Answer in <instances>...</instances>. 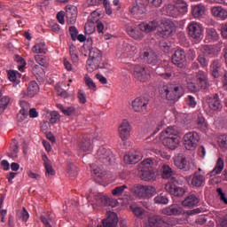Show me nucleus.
Here are the masks:
<instances>
[{"instance_id":"12","label":"nucleus","mask_w":227,"mask_h":227,"mask_svg":"<svg viewBox=\"0 0 227 227\" xmlns=\"http://www.w3.org/2000/svg\"><path fill=\"white\" fill-rule=\"evenodd\" d=\"M175 182H176V178L171 177V182H168L165 184V190L172 196L182 198V196L185 194V189L175 184Z\"/></svg>"},{"instance_id":"39","label":"nucleus","mask_w":227,"mask_h":227,"mask_svg":"<svg viewBox=\"0 0 227 227\" xmlns=\"http://www.w3.org/2000/svg\"><path fill=\"white\" fill-rule=\"evenodd\" d=\"M19 153V142L16 139H12V143L10 145V153H7L11 159H17Z\"/></svg>"},{"instance_id":"15","label":"nucleus","mask_w":227,"mask_h":227,"mask_svg":"<svg viewBox=\"0 0 227 227\" xmlns=\"http://www.w3.org/2000/svg\"><path fill=\"white\" fill-rule=\"evenodd\" d=\"M132 107L135 113H148V99L137 98L132 101Z\"/></svg>"},{"instance_id":"25","label":"nucleus","mask_w":227,"mask_h":227,"mask_svg":"<svg viewBox=\"0 0 227 227\" xmlns=\"http://www.w3.org/2000/svg\"><path fill=\"white\" fill-rule=\"evenodd\" d=\"M156 75H160L162 79H171L173 74L169 72V67L168 66V62L162 66H158L155 69Z\"/></svg>"},{"instance_id":"3","label":"nucleus","mask_w":227,"mask_h":227,"mask_svg":"<svg viewBox=\"0 0 227 227\" xmlns=\"http://www.w3.org/2000/svg\"><path fill=\"white\" fill-rule=\"evenodd\" d=\"M139 176L145 182H155L157 174L155 173V163L153 160L147 158L139 164Z\"/></svg>"},{"instance_id":"47","label":"nucleus","mask_w":227,"mask_h":227,"mask_svg":"<svg viewBox=\"0 0 227 227\" xmlns=\"http://www.w3.org/2000/svg\"><path fill=\"white\" fill-rule=\"evenodd\" d=\"M163 171L161 174V178L164 180H168V178H171V176L173 175V169L170 168L168 165H163Z\"/></svg>"},{"instance_id":"42","label":"nucleus","mask_w":227,"mask_h":227,"mask_svg":"<svg viewBox=\"0 0 227 227\" xmlns=\"http://www.w3.org/2000/svg\"><path fill=\"white\" fill-rule=\"evenodd\" d=\"M32 74L36 77V79H40V77H43L45 75V71L40 65H35L32 68Z\"/></svg>"},{"instance_id":"53","label":"nucleus","mask_w":227,"mask_h":227,"mask_svg":"<svg viewBox=\"0 0 227 227\" xmlns=\"http://www.w3.org/2000/svg\"><path fill=\"white\" fill-rule=\"evenodd\" d=\"M218 145L222 150H227V135L218 137Z\"/></svg>"},{"instance_id":"2","label":"nucleus","mask_w":227,"mask_h":227,"mask_svg":"<svg viewBox=\"0 0 227 227\" xmlns=\"http://www.w3.org/2000/svg\"><path fill=\"white\" fill-rule=\"evenodd\" d=\"M160 95L165 97L167 100L177 101L181 97H184V86L175 82L167 85H163L159 90Z\"/></svg>"},{"instance_id":"30","label":"nucleus","mask_w":227,"mask_h":227,"mask_svg":"<svg viewBox=\"0 0 227 227\" xmlns=\"http://www.w3.org/2000/svg\"><path fill=\"white\" fill-rule=\"evenodd\" d=\"M129 210H131L133 215H135V217H137V219L146 218L147 212L145 210V208L137 206V204L130 205Z\"/></svg>"},{"instance_id":"5","label":"nucleus","mask_w":227,"mask_h":227,"mask_svg":"<svg viewBox=\"0 0 227 227\" xmlns=\"http://www.w3.org/2000/svg\"><path fill=\"white\" fill-rule=\"evenodd\" d=\"M102 63V51L98 48L91 47L89 52V59L87 60V72L90 74L95 72Z\"/></svg>"},{"instance_id":"52","label":"nucleus","mask_w":227,"mask_h":227,"mask_svg":"<svg viewBox=\"0 0 227 227\" xmlns=\"http://www.w3.org/2000/svg\"><path fill=\"white\" fill-rule=\"evenodd\" d=\"M197 129L199 130H207V122L205 121V117L199 116L197 119Z\"/></svg>"},{"instance_id":"51","label":"nucleus","mask_w":227,"mask_h":227,"mask_svg":"<svg viewBox=\"0 0 227 227\" xmlns=\"http://www.w3.org/2000/svg\"><path fill=\"white\" fill-rule=\"evenodd\" d=\"M125 189H128L127 184L116 186L114 190H112V194H113V196H121V194H123Z\"/></svg>"},{"instance_id":"55","label":"nucleus","mask_w":227,"mask_h":227,"mask_svg":"<svg viewBox=\"0 0 227 227\" xmlns=\"http://www.w3.org/2000/svg\"><path fill=\"white\" fill-rule=\"evenodd\" d=\"M205 56L206 55L200 54L197 58V61L200 63V67H202V68H207V67H208V60L207 59V58Z\"/></svg>"},{"instance_id":"62","label":"nucleus","mask_w":227,"mask_h":227,"mask_svg":"<svg viewBox=\"0 0 227 227\" xmlns=\"http://www.w3.org/2000/svg\"><path fill=\"white\" fill-rule=\"evenodd\" d=\"M216 192L220 198V200L223 201V203H224V205H227L226 194L224 192H223V188H217Z\"/></svg>"},{"instance_id":"10","label":"nucleus","mask_w":227,"mask_h":227,"mask_svg":"<svg viewBox=\"0 0 227 227\" xmlns=\"http://www.w3.org/2000/svg\"><path fill=\"white\" fill-rule=\"evenodd\" d=\"M200 143V135L196 131H190L184 136V146L186 150H195Z\"/></svg>"},{"instance_id":"46","label":"nucleus","mask_w":227,"mask_h":227,"mask_svg":"<svg viewBox=\"0 0 227 227\" xmlns=\"http://www.w3.org/2000/svg\"><path fill=\"white\" fill-rule=\"evenodd\" d=\"M174 163L178 169H185V168H187V160L185 159V157L175 160Z\"/></svg>"},{"instance_id":"60","label":"nucleus","mask_w":227,"mask_h":227,"mask_svg":"<svg viewBox=\"0 0 227 227\" xmlns=\"http://www.w3.org/2000/svg\"><path fill=\"white\" fill-rule=\"evenodd\" d=\"M28 115H29V113L20 110V112H19V114H17V117H16L17 121H20V122L24 121V120H26Z\"/></svg>"},{"instance_id":"32","label":"nucleus","mask_w":227,"mask_h":227,"mask_svg":"<svg viewBox=\"0 0 227 227\" xmlns=\"http://www.w3.org/2000/svg\"><path fill=\"white\" fill-rule=\"evenodd\" d=\"M98 159L104 164H109L111 162V151H107L106 148L99 149L98 151Z\"/></svg>"},{"instance_id":"36","label":"nucleus","mask_w":227,"mask_h":227,"mask_svg":"<svg viewBox=\"0 0 227 227\" xmlns=\"http://www.w3.org/2000/svg\"><path fill=\"white\" fill-rule=\"evenodd\" d=\"M128 35L131 38H134V40H143L145 38V35H143V32L139 31L137 28L134 27H129L127 28Z\"/></svg>"},{"instance_id":"19","label":"nucleus","mask_w":227,"mask_h":227,"mask_svg":"<svg viewBox=\"0 0 227 227\" xmlns=\"http://www.w3.org/2000/svg\"><path fill=\"white\" fill-rule=\"evenodd\" d=\"M66 19L67 23L74 25L77 21V7L73 4L66 6Z\"/></svg>"},{"instance_id":"56","label":"nucleus","mask_w":227,"mask_h":227,"mask_svg":"<svg viewBox=\"0 0 227 227\" xmlns=\"http://www.w3.org/2000/svg\"><path fill=\"white\" fill-rule=\"evenodd\" d=\"M85 84L90 88V90H92V91H97V84L93 82V79H91L90 76H85Z\"/></svg>"},{"instance_id":"29","label":"nucleus","mask_w":227,"mask_h":227,"mask_svg":"<svg viewBox=\"0 0 227 227\" xmlns=\"http://www.w3.org/2000/svg\"><path fill=\"white\" fill-rule=\"evenodd\" d=\"M43 160L45 168V176H47V178L54 176V175H56V170L52 168V162L51 161V160H49L47 155H43Z\"/></svg>"},{"instance_id":"9","label":"nucleus","mask_w":227,"mask_h":227,"mask_svg":"<svg viewBox=\"0 0 227 227\" xmlns=\"http://www.w3.org/2000/svg\"><path fill=\"white\" fill-rule=\"evenodd\" d=\"M92 196L93 202L98 207H116V200L109 198L102 192H94Z\"/></svg>"},{"instance_id":"33","label":"nucleus","mask_w":227,"mask_h":227,"mask_svg":"<svg viewBox=\"0 0 227 227\" xmlns=\"http://www.w3.org/2000/svg\"><path fill=\"white\" fill-rule=\"evenodd\" d=\"M211 13L219 20H226L227 19V11L223 7H213L211 9Z\"/></svg>"},{"instance_id":"7","label":"nucleus","mask_w":227,"mask_h":227,"mask_svg":"<svg viewBox=\"0 0 227 227\" xmlns=\"http://www.w3.org/2000/svg\"><path fill=\"white\" fill-rule=\"evenodd\" d=\"M139 58L144 63L151 65L152 67L159 65V56L157 55V51L152 48L142 49L139 52Z\"/></svg>"},{"instance_id":"27","label":"nucleus","mask_w":227,"mask_h":227,"mask_svg":"<svg viewBox=\"0 0 227 227\" xmlns=\"http://www.w3.org/2000/svg\"><path fill=\"white\" fill-rule=\"evenodd\" d=\"M129 12L132 13V15L139 17L144 15V13H146V5H145L143 2H136L133 4V7L129 9Z\"/></svg>"},{"instance_id":"63","label":"nucleus","mask_w":227,"mask_h":227,"mask_svg":"<svg viewBox=\"0 0 227 227\" xmlns=\"http://www.w3.org/2000/svg\"><path fill=\"white\" fill-rule=\"evenodd\" d=\"M35 59L36 63L40 65L39 67H45V63H46L45 57H43V55H35Z\"/></svg>"},{"instance_id":"41","label":"nucleus","mask_w":227,"mask_h":227,"mask_svg":"<svg viewBox=\"0 0 227 227\" xmlns=\"http://www.w3.org/2000/svg\"><path fill=\"white\" fill-rule=\"evenodd\" d=\"M36 93H38V83L35 81H32L27 87V95L28 97H33Z\"/></svg>"},{"instance_id":"38","label":"nucleus","mask_w":227,"mask_h":227,"mask_svg":"<svg viewBox=\"0 0 227 227\" xmlns=\"http://www.w3.org/2000/svg\"><path fill=\"white\" fill-rule=\"evenodd\" d=\"M224 169V160L218 158L214 169L210 172V176H215V175H221Z\"/></svg>"},{"instance_id":"40","label":"nucleus","mask_w":227,"mask_h":227,"mask_svg":"<svg viewBox=\"0 0 227 227\" xmlns=\"http://www.w3.org/2000/svg\"><path fill=\"white\" fill-rule=\"evenodd\" d=\"M56 106L61 113H63V114H65V116H72V114H74L75 112V107L74 106H68L65 108V106H63L61 104H57Z\"/></svg>"},{"instance_id":"6","label":"nucleus","mask_w":227,"mask_h":227,"mask_svg":"<svg viewBox=\"0 0 227 227\" xmlns=\"http://www.w3.org/2000/svg\"><path fill=\"white\" fill-rule=\"evenodd\" d=\"M131 192L140 200H150V198L157 194V189L153 186L135 184L131 189Z\"/></svg>"},{"instance_id":"54","label":"nucleus","mask_w":227,"mask_h":227,"mask_svg":"<svg viewBox=\"0 0 227 227\" xmlns=\"http://www.w3.org/2000/svg\"><path fill=\"white\" fill-rule=\"evenodd\" d=\"M14 61H16V63H20V65L18 66V69L20 71L24 70V67L27 65L26 60H24V58L20 57V55H15Z\"/></svg>"},{"instance_id":"48","label":"nucleus","mask_w":227,"mask_h":227,"mask_svg":"<svg viewBox=\"0 0 227 227\" xmlns=\"http://www.w3.org/2000/svg\"><path fill=\"white\" fill-rule=\"evenodd\" d=\"M69 54L73 63H77L79 61V55L77 54V48L74 45L69 47Z\"/></svg>"},{"instance_id":"16","label":"nucleus","mask_w":227,"mask_h":227,"mask_svg":"<svg viewBox=\"0 0 227 227\" xmlns=\"http://www.w3.org/2000/svg\"><path fill=\"white\" fill-rule=\"evenodd\" d=\"M120 219L114 212H107V217L102 220V225L97 227H117Z\"/></svg>"},{"instance_id":"57","label":"nucleus","mask_w":227,"mask_h":227,"mask_svg":"<svg viewBox=\"0 0 227 227\" xmlns=\"http://www.w3.org/2000/svg\"><path fill=\"white\" fill-rule=\"evenodd\" d=\"M7 75L9 81H11L12 82H17V75H20V74L19 73V71L9 70L7 71Z\"/></svg>"},{"instance_id":"22","label":"nucleus","mask_w":227,"mask_h":227,"mask_svg":"<svg viewBox=\"0 0 227 227\" xmlns=\"http://www.w3.org/2000/svg\"><path fill=\"white\" fill-rule=\"evenodd\" d=\"M184 208L178 204H171L170 206L162 209L164 215H182Z\"/></svg>"},{"instance_id":"44","label":"nucleus","mask_w":227,"mask_h":227,"mask_svg":"<svg viewBox=\"0 0 227 227\" xmlns=\"http://www.w3.org/2000/svg\"><path fill=\"white\" fill-rule=\"evenodd\" d=\"M67 171L70 178H75V176H77V167H75L74 163L72 162L67 163Z\"/></svg>"},{"instance_id":"24","label":"nucleus","mask_w":227,"mask_h":227,"mask_svg":"<svg viewBox=\"0 0 227 227\" xmlns=\"http://www.w3.org/2000/svg\"><path fill=\"white\" fill-rule=\"evenodd\" d=\"M208 107L211 111H222L223 110V103H221V99L219 98V94L215 93L213 97L208 98Z\"/></svg>"},{"instance_id":"11","label":"nucleus","mask_w":227,"mask_h":227,"mask_svg":"<svg viewBox=\"0 0 227 227\" xmlns=\"http://www.w3.org/2000/svg\"><path fill=\"white\" fill-rule=\"evenodd\" d=\"M133 75L137 81L146 82L150 79V69L145 66L136 65L133 69Z\"/></svg>"},{"instance_id":"58","label":"nucleus","mask_w":227,"mask_h":227,"mask_svg":"<svg viewBox=\"0 0 227 227\" xmlns=\"http://www.w3.org/2000/svg\"><path fill=\"white\" fill-rule=\"evenodd\" d=\"M185 102H186V106H188V107L194 108L197 106L196 98L191 95L187 96Z\"/></svg>"},{"instance_id":"59","label":"nucleus","mask_w":227,"mask_h":227,"mask_svg":"<svg viewBox=\"0 0 227 227\" xmlns=\"http://www.w3.org/2000/svg\"><path fill=\"white\" fill-rule=\"evenodd\" d=\"M69 34L73 42H75V40H77V35H79L77 27H75L74 26L69 27Z\"/></svg>"},{"instance_id":"4","label":"nucleus","mask_w":227,"mask_h":227,"mask_svg":"<svg viewBox=\"0 0 227 227\" xmlns=\"http://www.w3.org/2000/svg\"><path fill=\"white\" fill-rule=\"evenodd\" d=\"M166 15L168 17H180V15H185L189 12V5L184 0H177L174 4H168L163 7Z\"/></svg>"},{"instance_id":"49","label":"nucleus","mask_w":227,"mask_h":227,"mask_svg":"<svg viewBox=\"0 0 227 227\" xmlns=\"http://www.w3.org/2000/svg\"><path fill=\"white\" fill-rule=\"evenodd\" d=\"M153 201L157 205H168L169 203V199H168L167 196L160 194L154 198Z\"/></svg>"},{"instance_id":"26","label":"nucleus","mask_w":227,"mask_h":227,"mask_svg":"<svg viewBox=\"0 0 227 227\" xmlns=\"http://www.w3.org/2000/svg\"><path fill=\"white\" fill-rule=\"evenodd\" d=\"M138 27L140 31H143V33H152V31H155L157 27H159V21L153 20L146 22H142L138 25Z\"/></svg>"},{"instance_id":"35","label":"nucleus","mask_w":227,"mask_h":227,"mask_svg":"<svg viewBox=\"0 0 227 227\" xmlns=\"http://www.w3.org/2000/svg\"><path fill=\"white\" fill-rule=\"evenodd\" d=\"M198 203H200V199L194 194H191V195L187 196L182 201L183 207H196V205H198Z\"/></svg>"},{"instance_id":"37","label":"nucleus","mask_w":227,"mask_h":227,"mask_svg":"<svg viewBox=\"0 0 227 227\" xmlns=\"http://www.w3.org/2000/svg\"><path fill=\"white\" fill-rule=\"evenodd\" d=\"M78 149L81 152H90L91 150V139L88 137H83L82 141L78 144Z\"/></svg>"},{"instance_id":"21","label":"nucleus","mask_w":227,"mask_h":227,"mask_svg":"<svg viewBox=\"0 0 227 227\" xmlns=\"http://www.w3.org/2000/svg\"><path fill=\"white\" fill-rule=\"evenodd\" d=\"M223 68V62L221 59H215L209 66L212 77L214 79H219L221 77V69Z\"/></svg>"},{"instance_id":"20","label":"nucleus","mask_w":227,"mask_h":227,"mask_svg":"<svg viewBox=\"0 0 227 227\" xmlns=\"http://www.w3.org/2000/svg\"><path fill=\"white\" fill-rule=\"evenodd\" d=\"M141 159H143V153L140 151H133L124 155L123 160L125 164H137Z\"/></svg>"},{"instance_id":"18","label":"nucleus","mask_w":227,"mask_h":227,"mask_svg":"<svg viewBox=\"0 0 227 227\" xmlns=\"http://www.w3.org/2000/svg\"><path fill=\"white\" fill-rule=\"evenodd\" d=\"M195 81L201 90H207L210 88V82L208 81V74L205 71H199L195 75Z\"/></svg>"},{"instance_id":"61","label":"nucleus","mask_w":227,"mask_h":227,"mask_svg":"<svg viewBox=\"0 0 227 227\" xmlns=\"http://www.w3.org/2000/svg\"><path fill=\"white\" fill-rule=\"evenodd\" d=\"M50 116H51L50 121L51 123H56V121H58V120H59V118H61V115H59V112H58V111L51 112Z\"/></svg>"},{"instance_id":"17","label":"nucleus","mask_w":227,"mask_h":227,"mask_svg":"<svg viewBox=\"0 0 227 227\" xmlns=\"http://www.w3.org/2000/svg\"><path fill=\"white\" fill-rule=\"evenodd\" d=\"M132 130V126L129 121L124 120L119 126V136L121 141H127L130 137V132Z\"/></svg>"},{"instance_id":"45","label":"nucleus","mask_w":227,"mask_h":227,"mask_svg":"<svg viewBox=\"0 0 227 227\" xmlns=\"http://www.w3.org/2000/svg\"><path fill=\"white\" fill-rule=\"evenodd\" d=\"M207 36L210 40H213V42L219 40V34H217V30L213 27L207 29Z\"/></svg>"},{"instance_id":"8","label":"nucleus","mask_w":227,"mask_h":227,"mask_svg":"<svg viewBox=\"0 0 227 227\" xmlns=\"http://www.w3.org/2000/svg\"><path fill=\"white\" fill-rule=\"evenodd\" d=\"M171 61L177 68L185 70L187 68V53L184 49L178 48L171 56Z\"/></svg>"},{"instance_id":"1","label":"nucleus","mask_w":227,"mask_h":227,"mask_svg":"<svg viewBox=\"0 0 227 227\" xmlns=\"http://www.w3.org/2000/svg\"><path fill=\"white\" fill-rule=\"evenodd\" d=\"M161 143L168 150H176L180 146L178 129L175 126H169L160 133Z\"/></svg>"},{"instance_id":"34","label":"nucleus","mask_w":227,"mask_h":227,"mask_svg":"<svg viewBox=\"0 0 227 227\" xmlns=\"http://www.w3.org/2000/svg\"><path fill=\"white\" fill-rule=\"evenodd\" d=\"M202 53L207 58H217V51L215 46L204 44L202 45Z\"/></svg>"},{"instance_id":"64","label":"nucleus","mask_w":227,"mask_h":227,"mask_svg":"<svg viewBox=\"0 0 227 227\" xmlns=\"http://www.w3.org/2000/svg\"><path fill=\"white\" fill-rule=\"evenodd\" d=\"M78 99L80 104H86V93L84 92V90H80L78 91Z\"/></svg>"},{"instance_id":"14","label":"nucleus","mask_w":227,"mask_h":227,"mask_svg":"<svg viewBox=\"0 0 227 227\" xmlns=\"http://www.w3.org/2000/svg\"><path fill=\"white\" fill-rule=\"evenodd\" d=\"M187 31L189 36L193 38V40H200L201 36H203V27L200 23H196L194 21L189 23L187 27Z\"/></svg>"},{"instance_id":"13","label":"nucleus","mask_w":227,"mask_h":227,"mask_svg":"<svg viewBox=\"0 0 227 227\" xmlns=\"http://www.w3.org/2000/svg\"><path fill=\"white\" fill-rule=\"evenodd\" d=\"M175 24L169 20H165L160 23V27L157 32L158 36L161 38H166L167 36H171L173 34V27Z\"/></svg>"},{"instance_id":"28","label":"nucleus","mask_w":227,"mask_h":227,"mask_svg":"<svg viewBox=\"0 0 227 227\" xmlns=\"http://www.w3.org/2000/svg\"><path fill=\"white\" fill-rule=\"evenodd\" d=\"M207 8L203 4H198L192 7V15L193 19H203Z\"/></svg>"},{"instance_id":"31","label":"nucleus","mask_w":227,"mask_h":227,"mask_svg":"<svg viewBox=\"0 0 227 227\" xmlns=\"http://www.w3.org/2000/svg\"><path fill=\"white\" fill-rule=\"evenodd\" d=\"M164 224V218L160 215H150L148 217V227H162Z\"/></svg>"},{"instance_id":"43","label":"nucleus","mask_w":227,"mask_h":227,"mask_svg":"<svg viewBox=\"0 0 227 227\" xmlns=\"http://www.w3.org/2000/svg\"><path fill=\"white\" fill-rule=\"evenodd\" d=\"M32 51L35 54H45V43L40 42L35 43V45L32 47Z\"/></svg>"},{"instance_id":"50","label":"nucleus","mask_w":227,"mask_h":227,"mask_svg":"<svg viewBox=\"0 0 227 227\" xmlns=\"http://www.w3.org/2000/svg\"><path fill=\"white\" fill-rule=\"evenodd\" d=\"M10 104V98L4 97L0 99V114H3L4 113V110L6 107H8V105Z\"/></svg>"},{"instance_id":"23","label":"nucleus","mask_w":227,"mask_h":227,"mask_svg":"<svg viewBox=\"0 0 227 227\" xmlns=\"http://www.w3.org/2000/svg\"><path fill=\"white\" fill-rule=\"evenodd\" d=\"M192 185L193 187H203L205 185V176L201 174V168L192 174Z\"/></svg>"}]
</instances>
